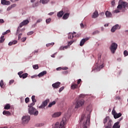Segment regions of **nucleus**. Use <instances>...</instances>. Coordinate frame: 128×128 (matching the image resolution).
<instances>
[{"mask_svg":"<svg viewBox=\"0 0 128 128\" xmlns=\"http://www.w3.org/2000/svg\"><path fill=\"white\" fill-rule=\"evenodd\" d=\"M22 34H20L18 36V40H20L22 38Z\"/></svg>","mask_w":128,"mask_h":128,"instance_id":"48","label":"nucleus"},{"mask_svg":"<svg viewBox=\"0 0 128 128\" xmlns=\"http://www.w3.org/2000/svg\"><path fill=\"white\" fill-rule=\"evenodd\" d=\"M60 116H62V112H56L54 113L52 116V118H58Z\"/></svg>","mask_w":128,"mask_h":128,"instance_id":"13","label":"nucleus"},{"mask_svg":"<svg viewBox=\"0 0 128 128\" xmlns=\"http://www.w3.org/2000/svg\"><path fill=\"white\" fill-rule=\"evenodd\" d=\"M128 6V2H122L121 4H118L117 8L118 10H116L114 11V12L116 14H118V12H120V10H122V8H126Z\"/></svg>","mask_w":128,"mask_h":128,"instance_id":"3","label":"nucleus"},{"mask_svg":"<svg viewBox=\"0 0 128 128\" xmlns=\"http://www.w3.org/2000/svg\"><path fill=\"white\" fill-rule=\"evenodd\" d=\"M52 86L54 88H60V82H57L54 83L52 84Z\"/></svg>","mask_w":128,"mask_h":128,"instance_id":"14","label":"nucleus"},{"mask_svg":"<svg viewBox=\"0 0 128 128\" xmlns=\"http://www.w3.org/2000/svg\"><path fill=\"white\" fill-rule=\"evenodd\" d=\"M98 16V11L96 10L93 13L92 18H96Z\"/></svg>","mask_w":128,"mask_h":128,"instance_id":"18","label":"nucleus"},{"mask_svg":"<svg viewBox=\"0 0 128 128\" xmlns=\"http://www.w3.org/2000/svg\"><path fill=\"white\" fill-rule=\"evenodd\" d=\"M18 44V40H14L12 42H10L8 43V46H12V44Z\"/></svg>","mask_w":128,"mask_h":128,"instance_id":"24","label":"nucleus"},{"mask_svg":"<svg viewBox=\"0 0 128 128\" xmlns=\"http://www.w3.org/2000/svg\"><path fill=\"white\" fill-rule=\"evenodd\" d=\"M80 34H78L75 35V38H80Z\"/></svg>","mask_w":128,"mask_h":128,"instance_id":"53","label":"nucleus"},{"mask_svg":"<svg viewBox=\"0 0 128 128\" xmlns=\"http://www.w3.org/2000/svg\"><path fill=\"white\" fill-rule=\"evenodd\" d=\"M4 19H0V24H4Z\"/></svg>","mask_w":128,"mask_h":128,"instance_id":"52","label":"nucleus"},{"mask_svg":"<svg viewBox=\"0 0 128 128\" xmlns=\"http://www.w3.org/2000/svg\"><path fill=\"white\" fill-rule=\"evenodd\" d=\"M122 113L120 112L118 114L116 113V114H114V118H115V120H116V118H120V116H122Z\"/></svg>","mask_w":128,"mask_h":128,"instance_id":"20","label":"nucleus"},{"mask_svg":"<svg viewBox=\"0 0 128 128\" xmlns=\"http://www.w3.org/2000/svg\"><path fill=\"white\" fill-rule=\"evenodd\" d=\"M105 15L106 16V17L108 18H110L112 16V12H110V11H106L105 12Z\"/></svg>","mask_w":128,"mask_h":128,"instance_id":"16","label":"nucleus"},{"mask_svg":"<svg viewBox=\"0 0 128 128\" xmlns=\"http://www.w3.org/2000/svg\"><path fill=\"white\" fill-rule=\"evenodd\" d=\"M34 34V31H30V32H28L27 34L28 36H32V34Z\"/></svg>","mask_w":128,"mask_h":128,"instance_id":"41","label":"nucleus"},{"mask_svg":"<svg viewBox=\"0 0 128 128\" xmlns=\"http://www.w3.org/2000/svg\"><path fill=\"white\" fill-rule=\"evenodd\" d=\"M23 72H22V71L18 72V74L20 78V76H22Z\"/></svg>","mask_w":128,"mask_h":128,"instance_id":"47","label":"nucleus"},{"mask_svg":"<svg viewBox=\"0 0 128 128\" xmlns=\"http://www.w3.org/2000/svg\"><path fill=\"white\" fill-rule=\"evenodd\" d=\"M84 104V100H80L76 101L75 108H78Z\"/></svg>","mask_w":128,"mask_h":128,"instance_id":"5","label":"nucleus"},{"mask_svg":"<svg viewBox=\"0 0 128 128\" xmlns=\"http://www.w3.org/2000/svg\"><path fill=\"white\" fill-rule=\"evenodd\" d=\"M50 102V99H46L42 102V104L38 107L39 108H44Z\"/></svg>","mask_w":128,"mask_h":128,"instance_id":"8","label":"nucleus"},{"mask_svg":"<svg viewBox=\"0 0 128 128\" xmlns=\"http://www.w3.org/2000/svg\"><path fill=\"white\" fill-rule=\"evenodd\" d=\"M102 58V56L100 55V54H98V60H100Z\"/></svg>","mask_w":128,"mask_h":128,"instance_id":"60","label":"nucleus"},{"mask_svg":"<svg viewBox=\"0 0 128 128\" xmlns=\"http://www.w3.org/2000/svg\"><path fill=\"white\" fill-rule=\"evenodd\" d=\"M4 116H10V112H8V111H6V110H4L2 112Z\"/></svg>","mask_w":128,"mask_h":128,"instance_id":"25","label":"nucleus"},{"mask_svg":"<svg viewBox=\"0 0 128 128\" xmlns=\"http://www.w3.org/2000/svg\"><path fill=\"white\" fill-rule=\"evenodd\" d=\"M28 73H25L24 74L22 75V76H20V78H28Z\"/></svg>","mask_w":128,"mask_h":128,"instance_id":"31","label":"nucleus"},{"mask_svg":"<svg viewBox=\"0 0 128 128\" xmlns=\"http://www.w3.org/2000/svg\"><path fill=\"white\" fill-rule=\"evenodd\" d=\"M63 74H68V71L66 70L62 72Z\"/></svg>","mask_w":128,"mask_h":128,"instance_id":"45","label":"nucleus"},{"mask_svg":"<svg viewBox=\"0 0 128 128\" xmlns=\"http://www.w3.org/2000/svg\"><path fill=\"white\" fill-rule=\"evenodd\" d=\"M110 120V116H106L104 120V124H106V123L108 122H108Z\"/></svg>","mask_w":128,"mask_h":128,"instance_id":"22","label":"nucleus"},{"mask_svg":"<svg viewBox=\"0 0 128 128\" xmlns=\"http://www.w3.org/2000/svg\"><path fill=\"white\" fill-rule=\"evenodd\" d=\"M4 36H1L0 38V44H2V42H4Z\"/></svg>","mask_w":128,"mask_h":128,"instance_id":"33","label":"nucleus"},{"mask_svg":"<svg viewBox=\"0 0 128 128\" xmlns=\"http://www.w3.org/2000/svg\"><path fill=\"white\" fill-rule=\"evenodd\" d=\"M28 114H34V116H38V111L36 110L34 108H30L28 110Z\"/></svg>","mask_w":128,"mask_h":128,"instance_id":"4","label":"nucleus"},{"mask_svg":"<svg viewBox=\"0 0 128 128\" xmlns=\"http://www.w3.org/2000/svg\"><path fill=\"white\" fill-rule=\"evenodd\" d=\"M56 70H62V67H59L56 68Z\"/></svg>","mask_w":128,"mask_h":128,"instance_id":"64","label":"nucleus"},{"mask_svg":"<svg viewBox=\"0 0 128 128\" xmlns=\"http://www.w3.org/2000/svg\"><path fill=\"white\" fill-rule=\"evenodd\" d=\"M76 32H74L72 33L70 32L68 35V38H74V34H76Z\"/></svg>","mask_w":128,"mask_h":128,"instance_id":"19","label":"nucleus"},{"mask_svg":"<svg viewBox=\"0 0 128 128\" xmlns=\"http://www.w3.org/2000/svg\"><path fill=\"white\" fill-rule=\"evenodd\" d=\"M62 70H68V67H64L62 68Z\"/></svg>","mask_w":128,"mask_h":128,"instance_id":"54","label":"nucleus"},{"mask_svg":"<svg viewBox=\"0 0 128 128\" xmlns=\"http://www.w3.org/2000/svg\"><path fill=\"white\" fill-rule=\"evenodd\" d=\"M32 102H36V96H32Z\"/></svg>","mask_w":128,"mask_h":128,"instance_id":"34","label":"nucleus"},{"mask_svg":"<svg viewBox=\"0 0 128 128\" xmlns=\"http://www.w3.org/2000/svg\"><path fill=\"white\" fill-rule=\"evenodd\" d=\"M44 126L42 124H36V126Z\"/></svg>","mask_w":128,"mask_h":128,"instance_id":"51","label":"nucleus"},{"mask_svg":"<svg viewBox=\"0 0 128 128\" xmlns=\"http://www.w3.org/2000/svg\"><path fill=\"white\" fill-rule=\"evenodd\" d=\"M74 44V41H70L68 42V46H72Z\"/></svg>","mask_w":128,"mask_h":128,"instance_id":"43","label":"nucleus"},{"mask_svg":"<svg viewBox=\"0 0 128 128\" xmlns=\"http://www.w3.org/2000/svg\"><path fill=\"white\" fill-rule=\"evenodd\" d=\"M112 120L110 119L108 122V126L112 127Z\"/></svg>","mask_w":128,"mask_h":128,"instance_id":"32","label":"nucleus"},{"mask_svg":"<svg viewBox=\"0 0 128 128\" xmlns=\"http://www.w3.org/2000/svg\"><path fill=\"white\" fill-rule=\"evenodd\" d=\"M120 27L118 24H116L111 28V32H114L116 30H120Z\"/></svg>","mask_w":128,"mask_h":128,"instance_id":"10","label":"nucleus"},{"mask_svg":"<svg viewBox=\"0 0 128 128\" xmlns=\"http://www.w3.org/2000/svg\"><path fill=\"white\" fill-rule=\"evenodd\" d=\"M116 110H112V114L114 116V114H116Z\"/></svg>","mask_w":128,"mask_h":128,"instance_id":"46","label":"nucleus"},{"mask_svg":"<svg viewBox=\"0 0 128 128\" xmlns=\"http://www.w3.org/2000/svg\"><path fill=\"white\" fill-rule=\"evenodd\" d=\"M12 7H11V6H9V7H8V8H7V10H12Z\"/></svg>","mask_w":128,"mask_h":128,"instance_id":"61","label":"nucleus"},{"mask_svg":"<svg viewBox=\"0 0 128 128\" xmlns=\"http://www.w3.org/2000/svg\"><path fill=\"white\" fill-rule=\"evenodd\" d=\"M44 74H46V71H43V72H40L38 74V76H44Z\"/></svg>","mask_w":128,"mask_h":128,"instance_id":"27","label":"nucleus"},{"mask_svg":"<svg viewBox=\"0 0 128 128\" xmlns=\"http://www.w3.org/2000/svg\"><path fill=\"white\" fill-rule=\"evenodd\" d=\"M10 6L12 7V8H16V4H13L11 5Z\"/></svg>","mask_w":128,"mask_h":128,"instance_id":"57","label":"nucleus"},{"mask_svg":"<svg viewBox=\"0 0 128 128\" xmlns=\"http://www.w3.org/2000/svg\"><path fill=\"white\" fill-rule=\"evenodd\" d=\"M111 4H112V6H114V4H116V1L114 0H113L111 2Z\"/></svg>","mask_w":128,"mask_h":128,"instance_id":"50","label":"nucleus"},{"mask_svg":"<svg viewBox=\"0 0 128 128\" xmlns=\"http://www.w3.org/2000/svg\"><path fill=\"white\" fill-rule=\"evenodd\" d=\"M70 14L66 13L62 17L63 20H66L68 18Z\"/></svg>","mask_w":128,"mask_h":128,"instance_id":"28","label":"nucleus"},{"mask_svg":"<svg viewBox=\"0 0 128 128\" xmlns=\"http://www.w3.org/2000/svg\"><path fill=\"white\" fill-rule=\"evenodd\" d=\"M28 102H30V98H26L25 99V102L26 104H28Z\"/></svg>","mask_w":128,"mask_h":128,"instance_id":"42","label":"nucleus"},{"mask_svg":"<svg viewBox=\"0 0 128 128\" xmlns=\"http://www.w3.org/2000/svg\"><path fill=\"white\" fill-rule=\"evenodd\" d=\"M1 4H2L8 6L10 4V2L6 0H1Z\"/></svg>","mask_w":128,"mask_h":128,"instance_id":"15","label":"nucleus"},{"mask_svg":"<svg viewBox=\"0 0 128 128\" xmlns=\"http://www.w3.org/2000/svg\"><path fill=\"white\" fill-rule=\"evenodd\" d=\"M6 34H9V32H10V30H8L6 32Z\"/></svg>","mask_w":128,"mask_h":128,"instance_id":"63","label":"nucleus"},{"mask_svg":"<svg viewBox=\"0 0 128 128\" xmlns=\"http://www.w3.org/2000/svg\"><path fill=\"white\" fill-rule=\"evenodd\" d=\"M34 104H35L34 102H32V104H30L29 105H28V106L30 108H34V107H32V106H34Z\"/></svg>","mask_w":128,"mask_h":128,"instance_id":"38","label":"nucleus"},{"mask_svg":"<svg viewBox=\"0 0 128 128\" xmlns=\"http://www.w3.org/2000/svg\"><path fill=\"white\" fill-rule=\"evenodd\" d=\"M22 40L23 42H24L26 40V38H22Z\"/></svg>","mask_w":128,"mask_h":128,"instance_id":"58","label":"nucleus"},{"mask_svg":"<svg viewBox=\"0 0 128 128\" xmlns=\"http://www.w3.org/2000/svg\"><path fill=\"white\" fill-rule=\"evenodd\" d=\"M10 104H7L5 105L4 107V110H10Z\"/></svg>","mask_w":128,"mask_h":128,"instance_id":"30","label":"nucleus"},{"mask_svg":"<svg viewBox=\"0 0 128 128\" xmlns=\"http://www.w3.org/2000/svg\"><path fill=\"white\" fill-rule=\"evenodd\" d=\"M30 23V21L28 20H24L22 22L20 23V26L18 27V29L17 30V34L18 32V30H20V28H22L24 26H26L28 24Z\"/></svg>","mask_w":128,"mask_h":128,"instance_id":"9","label":"nucleus"},{"mask_svg":"<svg viewBox=\"0 0 128 128\" xmlns=\"http://www.w3.org/2000/svg\"><path fill=\"white\" fill-rule=\"evenodd\" d=\"M64 11H60L58 13L57 16H58V18H62V16H64Z\"/></svg>","mask_w":128,"mask_h":128,"instance_id":"23","label":"nucleus"},{"mask_svg":"<svg viewBox=\"0 0 128 128\" xmlns=\"http://www.w3.org/2000/svg\"><path fill=\"white\" fill-rule=\"evenodd\" d=\"M51 20H52V18H49L46 20V24H50V22Z\"/></svg>","mask_w":128,"mask_h":128,"instance_id":"40","label":"nucleus"},{"mask_svg":"<svg viewBox=\"0 0 128 128\" xmlns=\"http://www.w3.org/2000/svg\"><path fill=\"white\" fill-rule=\"evenodd\" d=\"M89 40L90 38H88L82 39V40L80 42V46H82L84 44V42H87V40Z\"/></svg>","mask_w":128,"mask_h":128,"instance_id":"11","label":"nucleus"},{"mask_svg":"<svg viewBox=\"0 0 128 128\" xmlns=\"http://www.w3.org/2000/svg\"><path fill=\"white\" fill-rule=\"evenodd\" d=\"M120 122H117L114 123V125L112 126V128H120Z\"/></svg>","mask_w":128,"mask_h":128,"instance_id":"17","label":"nucleus"},{"mask_svg":"<svg viewBox=\"0 0 128 128\" xmlns=\"http://www.w3.org/2000/svg\"><path fill=\"white\" fill-rule=\"evenodd\" d=\"M104 67V64L102 63L101 65L98 66L96 67H95L97 72H100L102 68H103Z\"/></svg>","mask_w":128,"mask_h":128,"instance_id":"12","label":"nucleus"},{"mask_svg":"<svg viewBox=\"0 0 128 128\" xmlns=\"http://www.w3.org/2000/svg\"><path fill=\"white\" fill-rule=\"evenodd\" d=\"M64 86L61 87L59 90V92H62V90H64Z\"/></svg>","mask_w":128,"mask_h":128,"instance_id":"44","label":"nucleus"},{"mask_svg":"<svg viewBox=\"0 0 128 128\" xmlns=\"http://www.w3.org/2000/svg\"><path fill=\"white\" fill-rule=\"evenodd\" d=\"M4 80H1V81L0 82V86L2 88H4Z\"/></svg>","mask_w":128,"mask_h":128,"instance_id":"35","label":"nucleus"},{"mask_svg":"<svg viewBox=\"0 0 128 128\" xmlns=\"http://www.w3.org/2000/svg\"><path fill=\"white\" fill-rule=\"evenodd\" d=\"M124 56H128V50H125L124 52Z\"/></svg>","mask_w":128,"mask_h":128,"instance_id":"37","label":"nucleus"},{"mask_svg":"<svg viewBox=\"0 0 128 128\" xmlns=\"http://www.w3.org/2000/svg\"><path fill=\"white\" fill-rule=\"evenodd\" d=\"M56 104V101H53L52 102H50L48 105V108H52V106H54Z\"/></svg>","mask_w":128,"mask_h":128,"instance_id":"26","label":"nucleus"},{"mask_svg":"<svg viewBox=\"0 0 128 128\" xmlns=\"http://www.w3.org/2000/svg\"><path fill=\"white\" fill-rule=\"evenodd\" d=\"M52 128H66V118H63L60 124L56 122Z\"/></svg>","mask_w":128,"mask_h":128,"instance_id":"2","label":"nucleus"},{"mask_svg":"<svg viewBox=\"0 0 128 128\" xmlns=\"http://www.w3.org/2000/svg\"><path fill=\"white\" fill-rule=\"evenodd\" d=\"M100 34V32L98 30H96L92 32V36H94V34Z\"/></svg>","mask_w":128,"mask_h":128,"instance_id":"39","label":"nucleus"},{"mask_svg":"<svg viewBox=\"0 0 128 128\" xmlns=\"http://www.w3.org/2000/svg\"><path fill=\"white\" fill-rule=\"evenodd\" d=\"M86 112H84L81 116L80 122H82L83 128H88L90 126V112H92V104L86 108Z\"/></svg>","mask_w":128,"mask_h":128,"instance_id":"1","label":"nucleus"},{"mask_svg":"<svg viewBox=\"0 0 128 128\" xmlns=\"http://www.w3.org/2000/svg\"><path fill=\"white\" fill-rule=\"evenodd\" d=\"M81 82H82V80L81 79H78V82H77L78 84H80Z\"/></svg>","mask_w":128,"mask_h":128,"instance_id":"55","label":"nucleus"},{"mask_svg":"<svg viewBox=\"0 0 128 128\" xmlns=\"http://www.w3.org/2000/svg\"><path fill=\"white\" fill-rule=\"evenodd\" d=\"M32 68H34V70H38V64L33 65Z\"/></svg>","mask_w":128,"mask_h":128,"instance_id":"36","label":"nucleus"},{"mask_svg":"<svg viewBox=\"0 0 128 128\" xmlns=\"http://www.w3.org/2000/svg\"><path fill=\"white\" fill-rule=\"evenodd\" d=\"M22 124H28V122H30V117L29 116H25L22 118Z\"/></svg>","mask_w":128,"mask_h":128,"instance_id":"7","label":"nucleus"},{"mask_svg":"<svg viewBox=\"0 0 128 128\" xmlns=\"http://www.w3.org/2000/svg\"><path fill=\"white\" fill-rule=\"evenodd\" d=\"M116 48H118V44L116 42L112 43L110 46L111 52H112V54H114L116 52Z\"/></svg>","mask_w":128,"mask_h":128,"instance_id":"6","label":"nucleus"},{"mask_svg":"<svg viewBox=\"0 0 128 128\" xmlns=\"http://www.w3.org/2000/svg\"><path fill=\"white\" fill-rule=\"evenodd\" d=\"M80 27L82 28H84V24H82V23H81L80 24Z\"/></svg>","mask_w":128,"mask_h":128,"instance_id":"56","label":"nucleus"},{"mask_svg":"<svg viewBox=\"0 0 128 128\" xmlns=\"http://www.w3.org/2000/svg\"><path fill=\"white\" fill-rule=\"evenodd\" d=\"M38 6V2L33 4L32 6H33V8H35V6Z\"/></svg>","mask_w":128,"mask_h":128,"instance_id":"49","label":"nucleus"},{"mask_svg":"<svg viewBox=\"0 0 128 128\" xmlns=\"http://www.w3.org/2000/svg\"><path fill=\"white\" fill-rule=\"evenodd\" d=\"M50 2V0H40V2H42L43 4H46Z\"/></svg>","mask_w":128,"mask_h":128,"instance_id":"29","label":"nucleus"},{"mask_svg":"<svg viewBox=\"0 0 128 128\" xmlns=\"http://www.w3.org/2000/svg\"><path fill=\"white\" fill-rule=\"evenodd\" d=\"M14 80H10V84H14Z\"/></svg>","mask_w":128,"mask_h":128,"instance_id":"59","label":"nucleus"},{"mask_svg":"<svg viewBox=\"0 0 128 128\" xmlns=\"http://www.w3.org/2000/svg\"><path fill=\"white\" fill-rule=\"evenodd\" d=\"M42 19H38L37 21H36V23H38V22H42Z\"/></svg>","mask_w":128,"mask_h":128,"instance_id":"62","label":"nucleus"},{"mask_svg":"<svg viewBox=\"0 0 128 128\" xmlns=\"http://www.w3.org/2000/svg\"><path fill=\"white\" fill-rule=\"evenodd\" d=\"M78 88V84H73L71 86L72 90H76V88Z\"/></svg>","mask_w":128,"mask_h":128,"instance_id":"21","label":"nucleus"}]
</instances>
